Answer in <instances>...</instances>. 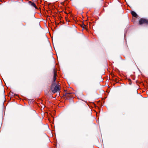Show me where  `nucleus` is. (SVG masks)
I'll list each match as a JSON object with an SVG mask.
<instances>
[{"mask_svg":"<svg viewBox=\"0 0 148 148\" xmlns=\"http://www.w3.org/2000/svg\"><path fill=\"white\" fill-rule=\"evenodd\" d=\"M54 84H53L51 86V90L53 93L60 91V87L58 85L55 86L54 88Z\"/></svg>","mask_w":148,"mask_h":148,"instance_id":"obj_1","label":"nucleus"},{"mask_svg":"<svg viewBox=\"0 0 148 148\" xmlns=\"http://www.w3.org/2000/svg\"><path fill=\"white\" fill-rule=\"evenodd\" d=\"M139 24L141 25L142 24H148V20L147 19L141 18L139 21Z\"/></svg>","mask_w":148,"mask_h":148,"instance_id":"obj_2","label":"nucleus"},{"mask_svg":"<svg viewBox=\"0 0 148 148\" xmlns=\"http://www.w3.org/2000/svg\"><path fill=\"white\" fill-rule=\"evenodd\" d=\"M28 3L31 6L34 7L36 9L37 8V7L34 3L32 2L31 1H29L28 2Z\"/></svg>","mask_w":148,"mask_h":148,"instance_id":"obj_3","label":"nucleus"},{"mask_svg":"<svg viewBox=\"0 0 148 148\" xmlns=\"http://www.w3.org/2000/svg\"><path fill=\"white\" fill-rule=\"evenodd\" d=\"M57 73L56 72V71H54V75H53V82H54L56 81V77L57 76Z\"/></svg>","mask_w":148,"mask_h":148,"instance_id":"obj_4","label":"nucleus"},{"mask_svg":"<svg viewBox=\"0 0 148 148\" xmlns=\"http://www.w3.org/2000/svg\"><path fill=\"white\" fill-rule=\"evenodd\" d=\"M131 14L134 17H137V15L133 11H132L131 12Z\"/></svg>","mask_w":148,"mask_h":148,"instance_id":"obj_5","label":"nucleus"}]
</instances>
